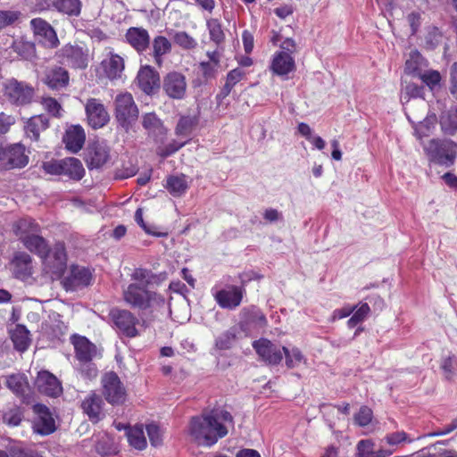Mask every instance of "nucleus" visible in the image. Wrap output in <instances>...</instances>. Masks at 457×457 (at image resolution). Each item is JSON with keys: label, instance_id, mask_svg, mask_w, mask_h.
Returning <instances> with one entry per match:
<instances>
[{"label": "nucleus", "instance_id": "72a5a7b5", "mask_svg": "<svg viewBox=\"0 0 457 457\" xmlns=\"http://www.w3.org/2000/svg\"><path fill=\"white\" fill-rule=\"evenodd\" d=\"M440 127L445 135L453 136L457 132V106L451 107L441 114Z\"/></svg>", "mask_w": 457, "mask_h": 457}, {"label": "nucleus", "instance_id": "a211bd4d", "mask_svg": "<svg viewBox=\"0 0 457 457\" xmlns=\"http://www.w3.org/2000/svg\"><path fill=\"white\" fill-rule=\"evenodd\" d=\"M35 386L41 394L51 397L58 396L62 391L60 381L47 370L38 372Z\"/></svg>", "mask_w": 457, "mask_h": 457}, {"label": "nucleus", "instance_id": "58836bf2", "mask_svg": "<svg viewBox=\"0 0 457 457\" xmlns=\"http://www.w3.org/2000/svg\"><path fill=\"white\" fill-rule=\"evenodd\" d=\"M127 437L129 445L137 450H143L146 447V439L144 433L143 425H136L129 428Z\"/></svg>", "mask_w": 457, "mask_h": 457}, {"label": "nucleus", "instance_id": "37998d69", "mask_svg": "<svg viewBox=\"0 0 457 457\" xmlns=\"http://www.w3.org/2000/svg\"><path fill=\"white\" fill-rule=\"evenodd\" d=\"M80 0H61L57 12L68 16L78 17L81 12Z\"/></svg>", "mask_w": 457, "mask_h": 457}, {"label": "nucleus", "instance_id": "393cba45", "mask_svg": "<svg viewBox=\"0 0 457 457\" xmlns=\"http://www.w3.org/2000/svg\"><path fill=\"white\" fill-rule=\"evenodd\" d=\"M49 127V119L45 114L35 115L29 118L24 127L25 135L32 141H38L40 133Z\"/></svg>", "mask_w": 457, "mask_h": 457}, {"label": "nucleus", "instance_id": "338daca9", "mask_svg": "<svg viewBox=\"0 0 457 457\" xmlns=\"http://www.w3.org/2000/svg\"><path fill=\"white\" fill-rule=\"evenodd\" d=\"M15 120L14 116L0 112V134L7 133L11 126L15 123Z\"/></svg>", "mask_w": 457, "mask_h": 457}, {"label": "nucleus", "instance_id": "b1692460", "mask_svg": "<svg viewBox=\"0 0 457 457\" xmlns=\"http://www.w3.org/2000/svg\"><path fill=\"white\" fill-rule=\"evenodd\" d=\"M101 66L105 76L111 80L120 79L125 67L123 58L113 53H109L101 62Z\"/></svg>", "mask_w": 457, "mask_h": 457}, {"label": "nucleus", "instance_id": "2f4dec72", "mask_svg": "<svg viewBox=\"0 0 457 457\" xmlns=\"http://www.w3.org/2000/svg\"><path fill=\"white\" fill-rule=\"evenodd\" d=\"M245 336V331L240 328V325L231 327L227 331L222 333L215 342L216 346L221 350L229 349L237 339Z\"/></svg>", "mask_w": 457, "mask_h": 457}, {"label": "nucleus", "instance_id": "ea45409f", "mask_svg": "<svg viewBox=\"0 0 457 457\" xmlns=\"http://www.w3.org/2000/svg\"><path fill=\"white\" fill-rule=\"evenodd\" d=\"M12 48L22 59L31 60L36 54L35 45L23 39H16L12 44Z\"/></svg>", "mask_w": 457, "mask_h": 457}, {"label": "nucleus", "instance_id": "09e8293b", "mask_svg": "<svg viewBox=\"0 0 457 457\" xmlns=\"http://www.w3.org/2000/svg\"><path fill=\"white\" fill-rule=\"evenodd\" d=\"M174 43L185 50H192L197 46V41L185 31L176 32Z\"/></svg>", "mask_w": 457, "mask_h": 457}, {"label": "nucleus", "instance_id": "de8ad7c7", "mask_svg": "<svg viewBox=\"0 0 457 457\" xmlns=\"http://www.w3.org/2000/svg\"><path fill=\"white\" fill-rule=\"evenodd\" d=\"M440 368L446 379H452L457 371V358L455 355H448L441 361Z\"/></svg>", "mask_w": 457, "mask_h": 457}, {"label": "nucleus", "instance_id": "6e6552de", "mask_svg": "<svg viewBox=\"0 0 457 457\" xmlns=\"http://www.w3.org/2000/svg\"><path fill=\"white\" fill-rule=\"evenodd\" d=\"M212 295L220 307L228 310H235L243 300L245 293L241 287L227 285L223 288H212Z\"/></svg>", "mask_w": 457, "mask_h": 457}, {"label": "nucleus", "instance_id": "49530a36", "mask_svg": "<svg viewBox=\"0 0 457 457\" xmlns=\"http://www.w3.org/2000/svg\"><path fill=\"white\" fill-rule=\"evenodd\" d=\"M40 104L45 111L54 118L62 117V107L61 104L54 97L42 96Z\"/></svg>", "mask_w": 457, "mask_h": 457}, {"label": "nucleus", "instance_id": "9b49d317", "mask_svg": "<svg viewBox=\"0 0 457 457\" xmlns=\"http://www.w3.org/2000/svg\"><path fill=\"white\" fill-rule=\"evenodd\" d=\"M110 317L122 335L128 337H135L138 335L136 328L138 320L130 311L113 309L110 312Z\"/></svg>", "mask_w": 457, "mask_h": 457}, {"label": "nucleus", "instance_id": "c9c22d12", "mask_svg": "<svg viewBox=\"0 0 457 457\" xmlns=\"http://www.w3.org/2000/svg\"><path fill=\"white\" fill-rule=\"evenodd\" d=\"M188 188L187 177L183 174L170 176L166 181V189L174 197L183 195Z\"/></svg>", "mask_w": 457, "mask_h": 457}, {"label": "nucleus", "instance_id": "a19ab883", "mask_svg": "<svg viewBox=\"0 0 457 457\" xmlns=\"http://www.w3.org/2000/svg\"><path fill=\"white\" fill-rule=\"evenodd\" d=\"M370 312V308L368 303H361L359 307L357 306L355 311L353 312L352 317L347 320V327L353 328L359 324H361L368 317Z\"/></svg>", "mask_w": 457, "mask_h": 457}, {"label": "nucleus", "instance_id": "7ed1b4c3", "mask_svg": "<svg viewBox=\"0 0 457 457\" xmlns=\"http://www.w3.org/2000/svg\"><path fill=\"white\" fill-rule=\"evenodd\" d=\"M429 162L451 167L457 157V143L451 139L433 138L423 144Z\"/></svg>", "mask_w": 457, "mask_h": 457}, {"label": "nucleus", "instance_id": "7c9ffc66", "mask_svg": "<svg viewBox=\"0 0 457 457\" xmlns=\"http://www.w3.org/2000/svg\"><path fill=\"white\" fill-rule=\"evenodd\" d=\"M30 24L37 35L44 37L51 46H56L58 38L53 27L46 21L36 18Z\"/></svg>", "mask_w": 457, "mask_h": 457}, {"label": "nucleus", "instance_id": "4c0bfd02", "mask_svg": "<svg viewBox=\"0 0 457 457\" xmlns=\"http://www.w3.org/2000/svg\"><path fill=\"white\" fill-rule=\"evenodd\" d=\"M6 386L17 396H24L29 389L27 378L21 374H12L7 377Z\"/></svg>", "mask_w": 457, "mask_h": 457}, {"label": "nucleus", "instance_id": "0eeeda50", "mask_svg": "<svg viewBox=\"0 0 457 457\" xmlns=\"http://www.w3.org/2000/svg\"><path fill=\"white\" fill-rule=\"evenodd\" d=\"M101 384L102 394L107 403L112 405H120L126 401V388L115 372L105 373L102 377Z\"/></svg>", "mask_w": 457, "mask_h": 457}, {"label": "nucleus", "instance_id": "774afa93", "mask_svg": "<svg viewBox=\"0 0 457 457\" xmlns=\"http://www.w3.org/2000/svg\"><path fill=\"white\" fill-rule=\"evenodd\" d=\"M450 93L457 99V62H453L450 67Z\"/></svg>", "mask_w": 457, "mask_h": 457}, {"label": "nucleus", "instance_id": "603ef678", "mask_svg": "<svg viewBox=\"0 0 457 457\" xmlns=\"http://www.w3.org/2000/svg\"><path fill=\"white\" fill-rule=\"evenodd\" d=\"M373 413L368 406H361L359 411L354 415V422L360 427L368 426L372 420Z\"/></svg>", "mask_w": 457, "mask_h": 457}, {"label": "nucleus", "instance_id": "9d476101", "mask_svg": "<svg viewBox=\"0 0 457 457\" xmlns=\"http://www.w3.org/2000/svg\"><path fill=\"white\" fill-rule=\"evenodd\" d=\"M4 95L13 104L25 105L32 101L34 89L23 82L10 79L4 84Z\"/></svg>", "mask_w": 457, "mask_h": 457}, {"label": "nucleus", "instance_id": "2eb2a0df", "mask_svg": "<svg viewBox=\"0 0 457 457\" xmlns=\"http://www.w3.org/2000/svg\"><path fill=\"white\" fill-rule=\"evenodd\" d=\"M37 417L33 420V430L35 433L47 436L55 430V422L49 411V409L44 404H35L33 406Z\"/></svg>", "mask_w": 457, "mask_h": 457}, {"label": "nucleus", "instance_id": "a878e982", "mask_svg": "<svg viewBox=\"0 0 457 457\" xmlns=\"http://www.w3.org/2000/svg\"><path fill=\"white\" fill-rule=\"evenodd\" d=\"M103 400L100 395L96 393L88 395L82 402L81 408L89 420L97 422L104 416L102 412Z\"/></svg>", "mask_w": 457, "mask_h": 457}, {"label": "nucleus", "instance_id": "ddd939ff", "mask_svg": "<svg viewBox=\"0 0 457 457\" xmlns=\"http://www.w3.org/2000/svg\"><path fill=\"white\" fill-rule=\"evenodd\" d=\"M240 328L245 331V336H249L252 329L262 328L267 326V319L262 312L255 307L251 306L242 309Z\"/></svg>", "mask_w": 457, "mask_h": 457}, {"label": "nucleus", "instance_id": "20e7f679", "mask_svg": "<svg viewBox=\"0 0 457 457\" xmlns=\"http://www.w3.org/2000/svg\"><path fill=\"white\" fill-rule=\"evenodd\" d=\"M37 231V224L21 220L18 222L16 234L25 248L41 258L46 253L48 245L43 237L36 234Z\"/></svg>", "mask_w": 457, "mask_h": 457}, {"label": "nucleus", "instance_id": "4d7b16f0", "mask_svg": "<svg viewBox=\"0 0 457 457\" xmlns=\"http://www.w3.org/2000/svg\"><path fill=\"white\" fill-rule=\"evenodd\" d=\"M3 419L8 425L18 426L22 420V413L19 408L13 407L4 413Z\"/></svg>", "mask_w": 457, "mask_h": 457}, {"label": "nucleus", "instance_id": "c03bdc74", "mask_svg": "<svg viewBox=\"0 0 457 457\" xmlns=\"http://www.w3.org/2000/svg\"><path fill=\"white\" fill-rule=\"evenodd\" d=\"M197 124L195 116H182L177 124L176 134L179 136H188Z\"/></svg>", "mask_w": 457, "mask_h": 457}, {"label": "nucleus", "instance_id": "5701e85b", "mask_svg": "<svg viewBox=\"0 0 457 457\" xmlns=\"http://www.w3.org/2000/svg\"><path fill=\"white\" fill-rule=\"evenodd\" d=\"M270 69L278 76H287L295 70V59L285 51L276 52L272 58Z\"/></svg>", "mask_w": 457, "mask_h": 457}, {"label": "nucleus", "instance_id": "8fccbe9b", "mask_svg": "<svg viewBox=\"0 0 457 457\" xmlns=\"http://www.w3.org/2000/svg\"><path fill=\"white\" fill-rule=\"evenodd\" d=\"M417 76L425 83L430 89L439 85L441 81V75L439 71L430 70L425 72H419Z\"/></svg>", "mask_w": 457, "mask_h": 457}, {"label": "nucleus", "instance_id": "1a4fd4ad", "mask_svg": "<svg viewBox=\"0 0 457 457\" xmlns=\"http://www.w3.org/2000/svg\"><path fill=\"white\" fill-rule=\"evenodd\" d=\"M59 62L74 69H86L88 65L87 50L79 46L67 44L57 53Z\"/></svg>", "mask_w": 457, "mask_h": 457}, {"label": "nucleus", "instance_id": "f3484780", "mask_svg": "<svg viewBox=\"0 0 457 457\" xmlns=\"http://www.w3.org/2000/svg\"><path fill=\"white\" fill-rule=\"evenodd\" d=\"M85 109L88 124L94 129L104 127L110 120L104 105L98 99H88Z\"/></svg>", "mask_w": 457, "mask_h": 457}, {"label": "nucleus", "instance_id": "052dcab7", "mask_svg": "<svg viewBox=\"0 0 457 457\" xmlns=\"http://www.w3.org/2000/svg\"><path fill=\"white\" fill-rule=\"evenodd\" d=\"M386 441L390 445H397L403 442H412L413 439H409L404 431H396L386 436Z\"/></svg>", "mask_w": 457, "mask_h": 457}, {"label": "nucleus", "instance_id": "69168bd1", "mask_svg": "<svg viewBox=\"0 0 457 457\" xmlns=\"http://www.w3.org/2000/svg\"><path fill=\"white\" fill-rule=\"evenodd\" d=\"M43 170L51 175H61L62 160H52L43 163Z\"/></svg>", "mask_w": 457, "mask_h": 457}, {"label": "nucleus", "instance_id": "39448f33", "mask_svg": "<svg viewBox=\"0 0 457 457\" xmlns=\"http://www.w3.org/2000/svg\"><path fill=\"white\" fill-rule=\"evenodd\" d=\"M139 111L130 93H120L114 99V115L117 122L126 131L138 118Z\"/></svg>", "mask_w": 457, "mask_h": 457}, {"label": "nucleus", "instance_id": "c756f323", "mask_svg": "<svg viewBox=\"0 0 457 457\" xmlns=\"http://www.w3.org/2000/svg\"><path fill=\"white\" fill-rule=\"evenodd\" d=\"M110 159V149L103 143L95 144L89 153L88 166L90 169L101 168Z\"/></svg>", "mask_w": 457, "mask_h": 457}, {"label": "nucleus", "instance_id": "cd10ccee", "mask_svg": "<svg viewBox=\"0 0 457 457\" xmlns=\"http://www.w3.org/2000/svg\"><path fill=\"white\" fill-rule=\"evenodd\" d=\"M61 175L73 180H80L85 175L82 162L74 157L62 159Z\"/></svg>", "mask_w": 457, "mask_h": 457}, {"label": "nucleus", "instance_id": "e433bc0d", "mask_svg": "<svg viewBox=\"0 0 457 457\" xmlns=\"http://www.w3.org/2000/svg\"><path fill=\"white\" fill-rule=\"evenodd\" d=\"M11 337L15 349L20 352L26 351L30 345L29 331L23 325H17Z\"/></svg>", "mask_w": 457, "mask_h": 457}, {"label": "nucleus", "instance_id": "473e14b6", "mask_svg": "<svg viewBox=\"0 0 457 457\" xmlns=\"http://www.w3.org/2000/svg\"><path fill=\"white\" fill-rule=\"evenodd\" d=\"M407 119L411 122L414 129V135L419 140H421L423 137H429L433 133L436 123V115H428L423 120L418 123L412 121L409 115H407Z\"/></svg>", "mask_w": 457, "mask_h": 457}, {"label": "nucleus", "instance_id": "5fc2aeb1", "mask_svg": "<svg viewBox=\"0 0 457 457\" xmlns=\"http://www.w3.org/2000/svg\"><path fill=\"white\" fill-rule=\"evenodd\" d=\"M142 125L149 132H155L162 127V122L154 113L149 112L143 115Z\"/></svg>", "mask_w": 457, "mask_h": 457}, {"label": "nucleus", "instance_id": "bf43d9fd", "mask_svg": "<svg viewBox=\"0 0 457 457\" xmlns=\"http://www.w3.org/2000/svg\"><path fill=\"white\" fill-rule=\"evenodd\" d=\"M20 16L19 12L0 11V30L9 25H12Z\"/></svg>", "mask_w": 457, "mask_h": 457}, {"label": "nucleus", "instance_id": "c85d7f7f", "mask_svg": "<svg viewBox=\"0 0 457 457\" xmlns=\"http://www.w3.org/2000/svg\"><path fill=\"white\" fill-rule=\"evenodd\" d=\"M73 345L76 357L79 361H91L96 354V346L85 337H74Z\"/></svg>", "mask_w": 457, "mask_h": 457}, {"label": "nucleus", "instance_id": "79ce46f5", "mask_svg": "<svg viewBox=\"0 0 457 457\" xmlns=\"http://www.w3.org/2000/svg\"><path fill=\"white\" fill-rule=\"evenodd\" d=\"M207 29L209 30L210 39L217 46H220L225 39V34L220 22L217 19L207 21Z\"/></svg>", "mask_w": 457, "mask_h": 457}, {"label": "nucleus", "instance_id": "6e6d98bb", "mask_svg": "<svg viewBox=\"0 0 457 457\" xmlns=\"http://www.w3.org/2000/svg\"><path fill=\"white\" fill-rule=\"evenodd\" d=\"M422 60L423 58L418 51L411 52L410 58L405 62L406 71L417 75Z\"/></svg>", "mask_w": 457, "mask_h": 457}, {"label": "nucleus", "instance_id": "dca6fc26", "mask_svg": "<svg viewBox=\"0 0 457 457\" xmlns=\"http://www.w3.org/2000/svg\"><path fill=\"white\" fill-rule=\"evenodd\" d=\"M10 270L15 278L23 281L28 279L33 274L31 256L25 252L14 253L10 262Z\"/></svg>", "mask_w": 457, "mask_h": 457}, {"label": "nucleus", "instance_id": "4be33fe9", "mask_svg": "<svg viewBox=\"0 0 457 457\" xmlns=\"http://www.w3.org/2000/svg\"><path fill=\"white\" fill-rule=\"evenodd\" d=\"M125 38L127 43L138 54L145 52L150 45L149 33L145 29L141 27L129 28L125 34Z\"/></svg>", "mask_w": 457, "mask_h": 457}, {"label": "nucleus", "instance_id": "13d9d810", "mask_svg": "<svg viewBox=\"0 0 457 457\" xmlns=\"http://www.w3.org/2000/svg\"><path fill=\"white\" fill-rule=\"evenodd\" d=\"M373 445L370 440H361L357 445L358 457H375Z\"/></svg>", "mask_w": 457, "mask_h": 457}, {"label": "nucleus", "instance_id": "6ab92c4d", "mask_svg": "<svg viewBox=\"0 0 457 457\" xmlns=\"http://www.w3.org/2000/svg\"><path fill=\"white\" fill-rule=\"evenodd\" d=\"M92 274L87 268L72 265L70 275L64 280L67 290H77L90 284Z\"/></svg>", "mask_w": 457, "mask_h": 457}, {"label": "nucleus", "instance_id": "bb28decb", "mask_svg": "<svg viewBox=\"0 0 457 457\" xmlns=\"http://www.w3.org/2000/svg\"><path fill=\"white\" fill-rule=\"evenodd\" d=\"M85 132L84 129L79 126H71L67 131L63 137L66 148L72 153H78L85 143Z\"/></svg>", "mask_w": 457, "mask_h": 457}, {"label": "nucleus", "instance_id": "864d4df0", "mask_svg": "<svg viewBox=\"0 0 457 457\" xmlns=\"http://www.w3.org/2000/svg\"><path fill=\"white\" fill-rule=\"evenodd\" d=\"M146 432L153 446L156 447L162 445V434L160 427L155 423L146 425Z\"/></svg>", "mask_w": 457, "mask_h": 457}, {"label": "nucleus", "instance_id": "f8f14e48", "mask_svg": "<svg viewBox=\"0 0 457 457\" xmlns=\"http://www.w3.org/2000/svg\"><path fill=\"white\" fill-rule=\"evenodd\" d=\"M187 87L186 77L180 72L170 71L163 78L162 89L171 99H184L187 94Z\"/></svg>", "mask_w": 457, "mask_h": 457}, {"label": "nucleus", "instance_id": "a18cd8bd", "mask_svg": "<svg viewBox=\"0 0 457 457\" xmlns=\"http://www.w3.org/2000/svg\"><path fill=\"white\" fill-rule=\"evenodd\" d=\"M282 351L286 358V365L290 369L298 366L304 360L303 354L297 347L288 349L283 346Z\"/></svg>", "mask_w": 457, "mask_h": 457}, {"label": "nucleus", "instance_id": "f704fd0d", "mask_svg": "<svg viewBox=\"0 0 457 457\" xmlns=\"http://www.w3.org/2000/svg\"><path fill=\"white\" fill-rule=\"evenodd\" d=\"M171 51V43L163 36H157L153 40V57L154 62L160 67L162 64V56Z\"/></svg>", "mask_w": 457, "mask_h": 457}, {"label": "nucleus", "instance_id": "aec40b11", "mask_svg": "<svg viewBox=\"0 0 457 457\" xmlns=\"http://www.w3.org/2000/svg\"><path fill=\"white\" fill-rule=\"evenodd\" d=\"M139 88L145 94L151 95L160 86V77L150 66L142 67L137 76Z\"/></svg>", "mask_w": 457, "mask_h": 457}, {"label": "nucleus", "instance_id": "3c124183", "mask_svg": "<svg viewBox=\"0 0 457 457\" xmlns=\"http://www.w3.org/2000/svg\"><path fill=\"white\" fill-rule=\"evenodd\" d=\"M424 87L415 83L408 84L404 88V93L401 96L403 103H407L411 98L423 97Z\"/></svg>", "mask_w": 457, "mask_h": 457}, {"label": "nucleus", "instance_id": "0e129e2a", "mask_svg": "<svg viewBox=\"0 0 457 457\" xmlns=\"http://www.w3.org/2000/svg\"><path fill=\"white\" fill-rule=\"evenodd\" d=\"M80 367L79 370L83 376H85L87 378H94L97 375V369L94 363L91 362V361H80Z\"/></svg>", "mask_w": 457, "mask_h": 457}, {"label": "nucleus", "instance_id": "412c9836", "mask_svg": "<svg viewBox=\"0 0 457 457\" xmlns=\"http://www.w3.org/2000/svg\"><path fill=\"white\" fill-rule=\"evenodd\" d=\"M43 82L52 90H60L69 85L70 75L64 68L55 66L46 71Z\"/></svg>", "mask_w": 457, "mask_h": 457}, {"label": "nucleus", "instance_id": "680f3d73", "mask_svg": "<svg viewBox=\"0 0 457 457\" xmlns=\"http://www.w3.org/2000/svg\"><path fill=\"white\" fill-rule=\"evenodd\" d=\"M61 0H36L35 9L38 12L56 11Z\"/></svg>", "mask_w": 457, "mask_h": 457}, {"label": "nucleus", "instance_id": "f03ea898", "mask_svg": "<svg viewBox=\"0 0 457 457\" xmlns=\"http://www.w3.org/2000/svg\"><path fill=\"white\" fill-rule=\"evenodd\" d=\"M233 426V417L226 410L213 409L191 418L187 433L199 445L211 447L228 435V426Z\"/></svg>", "mask_w": 457, "mask_h": 457}, {"label": "nucleus", "instance_id": "4468645a", "mask_svg": "<svg viewBox=\"0 0 457 457\" xmlns=\"http://www.w3.org/2000/svg\"><path fill=\"white\" fill-rule=\"evenodd\" d=\"M253 347L262 360L268 364H278L283 359L282 348L266 338L254 341Z\"/></svg>", "mask_w": 457, "mask_h": 457}, {"label": "nucleus", "instance_id": "f257e3e1", "mask_svg": "<svg viewBox=\"0 0 457 457\" xmlns=\"http://www.w3.org/2000/svg\"><path fill=\"white\" fill-rule=\"evenodd\" d=\"M133 282L122 290V299L132 309L146 311L162 307L165 298L161 294L149 289L153 285H160L166 278V273H154L152 270L137 268L130 275Z\"/></svg>", "mask_w": 457, "mask_h": 457}, {"label": "nucleus", "instance_id": "e2e57ef3", "mask_svg": "<svg viewBox=\"0 0 457 457\" xmlns=\"http://www.w3.org/2000/svg\"><path fill=\"white\" fill-rule=\"evenodd\" d=\"M212 62H201L199 64L200 71L205 79H212L216 76L219 65H212Z\"/></svg>", "mask_w": 457, "mask_h": 457}, {"label": "nucleus", "instance_id": "423d86ee", "mask_svg": "<svg viewBox=\"0 0 457 457\" xmlns=\"http://www.w3.org/2000/svg\"><path fill=\"white\" fill-rule=\"evenodd\" d=\"M44 270L55 278L63 275L67 268V253L65 245L62 242L54 245L52 248L41 257Z\"/></svg>", "mask_w": 457, "mask_h": 457}]
</instances>
